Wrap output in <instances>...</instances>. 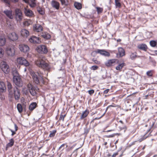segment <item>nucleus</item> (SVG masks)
<instances>
[{
    "instance_id": "10",
    "label": "nucleus",
    "mask_w": 157,
    "mask_h": 157,
    "mask_svg": "<svg viewBox=\"0 0 157 157\" xmlns=\"http://www.w3.org/2000/svg\"><path fill=\"white\" fill-rule=\"evenodd\" d=\"M13 93L14 94L15 100H19L21 95L20 90L17 88L15 87L13 89Z\"/></svg>"
},
{
    "instance_id": "45",
    "label": "nucleus",
    "mask_w": 157,
    "mask_h": 157,
    "mask_svg": "<svg viewBox=\"0 0 157 157\" xmlns=\"http://www.w3.org/2000/svg\"><path fill=\"white\" fill-rule=\"evenodd\" d=\"M2 2H4L5 4L9 5L10 3V1L9 0H1Z\"/></svg>"
},
{
    "instance_id": "39",
    "label": "nucleus",
    "mask_w": 157,
    "mask_h": 157,
    "mask_svg": "<svg viewBox=\"0 0 157 157\" xmlns=\"http://www.w3.org/2000/svg\"><path fill=\"white\" fill-rule=\"evenodd\" d=\"M115 3L116 6L117 7H120L121 6V4L120 2V0H115Z\"/></svg>"
},
{
    "instance_id": "23",
    "label": "nucleus",
    "mask_w": 157,
    "mask_h": 157,
    "mask_svg": "<svg viewBox=\"0 0 157 157\" xmlns=\"http://www.w3.org/2000/svg\"><path fill=\"white\" fill-rule=\"evenodd\" d=\"M7 86L9 94L13 95V89H12L11 84L9 82H7Z\"/></svg>"
},
{
    "instance_id": "55",
    "label": "nucleus",
    "mask_w": 157,
    "mask_h": 157,
    "mask_svg": "<svg viewBox=\"0 0 157 157\" xmlns=\"http://www.w3.org/2000/svg\"><path fill=\"white\" fill-rule=\"evenodd\" d=\"M11 1L12 2L15 3L17 2L19 0H11Z\"/></svg>"
},
{
    "instance_id": "41",
    "label": "nucleus",
    "mask_w": 157,
    "mask_h": 157,
    "mask_svg": "<svg viewBox=\"0 0 157 157\" xmlns=\"http://www.w3.org/2000/svg\"><path fill=\"white\" fill-rule=\"evenodd\" d=\"M92 61L94 62V63L97 64H100L101 63L100 61L98 60L97 59H93Z\"/></svg>"
},
{
    "instance_id": "29",
    "label": "nucleus",
    "mask_w": 157,
    "mask_h": 157,
    "mask_svg": "<svg viewBox=\"0 0 157 157\" xmlns=\"http://www.w3.org/2000/svg\"><path fill=\"white\" fill-rule=\"evenodd\" d=\"M37 104L35 102H33L30 104L29 106V109L30 111H33L36 107Z\"/></svg>"
},
{
    "instance_id": "4",
    "label": "nucleus",
    "mask_w": 157,
    "mask_h": 157,
    "mask_svg": "<svg viewBox=\"0 0 157 157\" xmlns=\"http://www.w3.org/2000/svg\"><path fill=\"white\" fill-rule=\"evenodd\" d=\"M14 72L16 73V75H13V82L15 84L19 87H21L22 86V82L21 79L18 76L17 71H15Z\"/></svg>"
},
{
    "instance_id": "47",
    "label": "nucleus",
    "mask_w": 157,
    "mask_h": 157,
    "mask_svg": "<svg viewBox=\"0 0 157 157\" xmlns=\"http://www.w3.org/2000/svg\"><path fill=\"white\" fill-rule=\"evenodd\" d=\"M94 90H91L88 91L89 94L90 95L93 94L94 93Z\"/></svg>"
},
{
    "instance_id": "63",
    "label": "nucleus",
    "mask_w": 157,
    "mask_h": 157,
    "mask_svg": "<svg viewBox=\"0 0 157 157\" xmlns=\"http://www.w3.org/2000/svg\"><path fill=\"white\" fill-rule=\"evenodd\" d=\"M154 124V122H153L152 124V126H153Z\"/></svg>"
},
{
    "instance_id": "28",
    "label": "nucleus",
    "mask_w": 157,
    "mask_h": 157,
    "mask_svg": "<svg viewBox=\"0 0 157 157\" xmlns=\"http://www.w3.org/2000/svg\"><path fill=\"white\" fill-rule=\"evenodd\" d=\"M41 36L46 39H49L51 38L50 35L47 33H42L41 34Z\"/></svg>"
},
{
    "instance_id": "50",
    "label": "nucleus",
    "mask_w": 157,
    "mask_h": 157,
    "mask_svg": "<svg viewBox=\"0 0 157 157\" xmlns=\"http://www.w3.org/2000/svg\"><path fill=\"white\" fill-rule=\"evenodd\" d=\"M109 91V89H107L104 91V93L105 94H107Z\"/></svg>"
},
{
    "instance_id": "1",
    "label": "nucleus",
    "mask_w": 157,
    "mask_h": 157,
    "mask_svg": "<svg viewBox=\"0 0 157 157\" xmlns=\"http://www.w3.org/2000/svg\"><path fill=\"white\" fill-rule=\"evenodd\" d=\"M28 69L30 72L33 82L35 84L38 85L39 84L40 82L43 83V76L41 74H40L38 72H35L31 69L30 67H29Z\"/></svg>"
},
{
    "instance_id": "25",
    "label": "nucleus",
    "mask_w": 157,
    "mask_h": 157,
    "mask_svg": "<svg viewBox=\"0 0 157 157\" xmlns=\"http://www.w3.org/2000/svg\"><path fill=\"white\" fill-rule=\"evenodd\" d=\"M21 35L24 37H27L29 35V32L26 29H22L21 30Z\"/></svg>"
},
{
    "instance_id": "54",
    "label": "nucleus",
    "mask_w": 157,
    "mask_h": 157,
    "mask_svg": "<svg viewBox=\"0 0 157 157\" xmlns=\"http://www.w3.org/2000/svg\"><path fill=\"white\" fill-rule=\"evenodd\" d=\"M116 106L113 105H109L107 108L106 110L108 108H110V107H115Z\"/></svg>"
},
{
    "instance_id": "46",
    "label": "nucleus",
    "mask_w": 157,
    "mask_h": 157,
    "mask_svg": "<svg viewBox=\"0 0 157 157\" xmlns=\"http://www.w3.org/2000/svg\"><path fill=\"white\" fill-rule=\"evenodd\" d=\"M65 116H66L65 115H63L61 114L60 115V116L59 117V120H61L62 119L63 121L64 118Z\"/></svg>"
},
{
    "instance_id": "32",
    "label": "nucleus",
    "mask_w": 157,
    "mask_h": 157,
    "mask_svg": "<svg viewBox=\"0 0 157 157\" xmlns=\"http://www.w3.org/2000/svg\"><path fill=\"white\" fill-rule=\"evenodd\" d=\"M74 5L75 7L78 10L82 8V5L79 3L75 2L74 3Z\"/></svg>"
},
{
    "instance_id": "59",
    "label": "nucleus",
    "mask_w": 157,
    "mask_h": 157,
    "mask_svg": "<svg viewBox=\"0 0 157 157\" xmlns=\"http://www.w3.org/2000/svg\"><path fill=\"white\" fill-rule=\"evenodd\" d=\"M121 41V40L120 39H118L117 40V42H120Z\"/></svg>"
},
{
    "instance_id": "33",
    "label": "nucleus",
    "mask_w": 157,
    "mask_h": 157,
    "mask_svg": "<svg viewBox=\"0 0 157 157\" xmlns=\"http://www.w3.org/2000/svg\"><path fill=\"white\" fill-rule=\"evenodd\" d=\"M10 142L7 145V147H12L14 144V141L13 139H11L10 140Z\"/></svg>"
},
{
    "instance_id": "22",
    "label": "nucleus",
    "mask_w": 157,
    "mask_h": 157,
    "mask_svg": "<svg viewBox=\"0 0 157 157\" xmlns=\"http://www.w3.org/2000/svg\"><path fill=\"white\" fill-rule=\"evenodd\" d=\"M137 48L139 49L143 50L145 52L147 51V46L144 44H139L137 46Z\"/></svg>"
},
{
    "instance_id": "5",
    "label": "nucleus",
    "mask_w": 157,
    "mask_h": 157,
    "mask_svg": "<svg viewBox=\"0 0 157 157\" xmlns=\"http://www.w3.org/2000/svg\"><path fill=\"white\" fill-rule=\"evenodd\" d=\"M15 18L17 22H20L23 17L21 10L19 9H16L15 11Z\"/></svg>"
},
{
    "instance_id": "64",
    "label": "nucleus",
    "mask_w": 157,
    "mask_h": 157,
    "mask_svg": "<svg viewBox=\"0 0 157 157\" xmlns=\"http://www.w3.org/2000/svg\"><path fill=\"white\" fill-rule=\"evenodd\" d=\"M153 157H157V155H154Z\"/></svg>"
},
{
    "instance_id": "26",
    "label": "nucleus",
    "mask_w": 157,
    "mask_h": 157,
    "mask_svg": "<svg viewBox=\"0 0 157 157\" xmlns=\"http://www.w3.org/2000/svg\"><path fill=\"white\" fill-rule=\"evenodd\" d=\"M6 42V40L3 36H0V46H4Z\"/></svg>"
},
{
    "instance_id": "13",
    "label": "nucleus",
    "mask_w": 157,
    "mask_h": 157,
    "mask_svg": "<svg viewBox=\"0 0 157 157\" xmlns=\"http://www.w3.org/2000/svg\"><path fill=\"white\" fill-rule=\"evenodd\" d=\"M141 57H143V56H138L136 52H131L129 53V59L132 60H134L137 58H140Z\"/></svg>"
},
{
    "instance_id": "14",
    "label": "nucleus",
    "mask_w": 157,
    "mask_h": 157,
    "mask_svg": "<svg viewBox=\"0 0 157 157\" xmlns=\"http://www.w3.org/2000/svg\"><path fill=\"white\" fill-rule=\"evenodd\" d=\"M117 60L116 59H109L105 63V64L108 67H110L114 65Z\"/></svg>"
},
{
    "instance_id": "60",
    "label": "nucleus",
    "mask_w": 157,
    "mask_h": 157,
    "mask_svg": "<svg viewBox=\"0 0 157 157\" xmlns=\"http://www.w3.org/2000/svg\"><path fill=\"white\" fill-rule=\"evenodd\" d=\"M118 140H116L114 143L115 144H116L118 143Z\"/></svg>"
},
{
    "instance_id": "15",
    "label": "nucleus",
    "mask_w": 157,
    "mask_h": 157,
    "mask_svg": "<svg viewBox=\"0 0 157 157\" xmlns=\"http://www.w3.org/2000/svg\"><path fill=\"white\" fill-rule=\"evenodd\" d=\"M51 4L52 6L57 10H58L59 8L60 4L56 1L52 0L51 1Z\"/></svg>"
},
{
    "instance_id": "42",
    "label": "nucleus",
    "mask_w": 157,
    "mask_h": 157,
    "mask_svg": "<svg viewBox=\"0 0 157 157\" xmlns=\"http://www.w3.org/2000/svg\"><path fill=\"white\" fill-rule=\"evenodd\" d=\"M96 9L98 13H101L103 11V9L99 7H97Z\"/></svg>"
},
{
    "instance_id": "57",
    "label": "nucleus",
    "mask_w": 157,
    "mask_h": 157,
    "mask_svg": "<svg viewBox=\"0 0 157 157\" xmlns=\"http://www.w3.org/2000/svg\"><path fill=\"white\" fill-rule=\"evenodd\" d=\"M23 1H24L25 3H28L29 2V0H22Z\"/></svg>"
},
{
    "instance_id": "7",
    "label": "nucleus",
    "mask_w": 157,
    "mask_h": 157,
    "mask_svg": "<svg viewBox=\"0 0 157 157\" xmlns=\"http://www.w3.org/2000/svg\"><path fill=\"white\" fill-rule=\"evenodd\" d=\"M37 52L40 53L46 54L48 52L47 47L44 45H39L36 48Z\"/></svg>"
},
{
    "instance_id": "36",
    "label": "nucleus",
    "mask_w": 157,
    "mask_h": 157,
    "mask_svg": "<svg viewBox=\"0 0 157 157\" xmlns=\"http://www.w3.org/2000/svg\"><path fill=\"white\" fill-rule=\"evenodd\" d=\"M56 132V130H53L52 131H51L49 136L51 137H53L55 136Z\"/></svg>"
},
{
    "instance_id": "31",
    "label": "nucleus",
    "mask_w": 157,
    "mask_h": 157,
    "mask_svg": "<svg viewBox=\"0 0 157 157\" xmlns=\"http://www.w3.org/2000/svg\"><path fill=\"white\" fill-rule=\"evenodd\" d=\"M125 65V64L124 63L120 64L116 67V69L117 70H121Z\"/></svg>"
},
{
    "instance_id": "12",
    "label": "nucleus",
    "mask_w": 157,
    "mask_h": 157,
    "mask_svg": "<svg viewBox=\"0 0 157 157\" xmlns=\"http://www.w3.org/2000/svg\"><path fill=\"white\" fill-rule=\"evenodd\" d=\"M19 48L21 52L25 53L28 52L29 50V47L26 44H20L19 45Z\"/></svg>"
},
{
    "instance_id": "51",
    "label": "nucleus",
    "mask_w": 157,
    "mask_h": 157,
    "mask_svg": "<svg viewBox=\"0 0 157 157\" xmlns=\"http://www.w3.org/2000/svg\"><path fill=\"white\" fill-rule=\"evenodd\" d=\"M14 125V127H15V131H17V130L18 129V127L16 125V124H15Z\"/></svg>"
},
{
    "instance_id": "44",
    "label": "nucleus",
    "mask_w": 157,
    "mask_h": 157,
    "mask_svg": "<svg viewBox=\"0 0 157 157\" xmlns=\"http://www.w3.org/2000/svg\"><path fill=\"white\" fill-rule=\"evenodd\" d=\"M98 67L97 66H92L90 69L91 70H95L98 69Z\"/></svg>"
},
{
    "instance_id": "37",
    "label": "nucleus",
    "mask_w": 157,
    "mask_h": 157,
    "mask_svg": "<svg viewBox=\"0 0 157 157\" xmlns=\"http://www.w3.org/2000/svg\"><path fill=\"white\" fill-rule=\"evenodd\" d=\"M156 42L154 40H151L150 41V43L151 46L152 47L156 46Z\"/></svg>"
},
{
    "instance_id": "3",
    "label": "nucleus",
    "mask_w": 157,
    "mask_h": 157,
    "mask_svg": "<svg viewBox=\"0 0 157 157\" xmlns=\"http://www.w3.org/2000/svg\"><path fill=\"white\" fill-rule=\"evenodd\" d=\"M5 51L8 56L10 57L13 56L15 53V47L13 45L7 46L6 48Z\"/></svg>"
},
{
    "instance_id": "20",
    "label": "nucleus",
    "mask_w": 157,
    "mask_h": 157,
    "mask_svg": "<svg viewBox=\"0 0 157 157\" xmlns=\"http://www.w3.org/2000/svg\"><path fill=\"white\" fill-rule=\"evenodd\" d=\"M33 29L34 31L37 32H39L43 30L42 27L38 24H35L33 27Z\"/></svg>"
},
{
    "instance_id": "35",
    "label": "nucleus",
    "mask_w": 157,
    "mask_h": 157,
    "mask_svg": "<svg viewBox=\"0 0 157 157\" xmlns=\"http://www.w3.org/2000/svg\"><path fill=\"white\" fill-rule=\"evenodd\" d=\"M37 10L38 12L41 15H43L44 13V12L43 9L40 7L37 8Z\"/></svg>"
},
{
    "instance_id": "58",
    "label": "nucleus",
    "mask_w": 157,
    "mask_h": 157,
    "mask_svg": "<svg viewBox=\"0 0 157 157\" xmlns=\"http://www.w3.org/2000/svg\"><path fill=\"white\" fill-rule=\"evenodd\" d=\"M115 135H117L118 136H119V135H121V134L120 133H115Z\"/></svg>"
},
{
    "instance_id": "40",
    "label": "nucleus",
    "mask_w": 157,
    "mask_h": 157,
    "mask_svg": "<svg viewBox=\"0 0 157 157\" xmlns=\"http://www.w3.org/2000/svg\"><path fill=\"white\" fill-rule=\"evenodd\" d=\"M61 2V4L63 5L67 6V0H59Z\"/></svg>"
},
{
    "instance_id": "24",
    "label": "nucleus",
    "mask_w": 157,
    "mask_h": 157,
    "mask_svg": "<svg viewBox=\"0 0 157 157\" xmlns=\"http://www.w3.org/2000/svg\"><path fill=\"white\" fill-rule=\"evenodd\" d=\"M6 88L5 83L2 81H0V91L2 92H5Z\"/></svg>"
},
{
    "instance_id": "6",
    "label": "nucleus",
    "mask_w": 157,
    "mask_h": 157,
    "mask_svg": "<svg viewBox=\"0 0 157 157\" xmlns=\"http://www.w3.org/2000/svg\"><path fill=\"white\" fill-rule=\"evenodd\" d=\"M17 63L18 64L23 65L25 67L29 66V63L24 58L20 57L17 59Z\"/></svg>"
},
{
    "instance_id": "43",
    "label": "nucleus",
    "mask_w": 157,
    "mask_h": 157,
    "mask_svg": "<svg viewBox=\"0 0 157 157\" xmlns=\"http://www.w3.org/2000/svg\"><path fill=\"white\" fill-rule=\"evenodd\" d=\"M152 71H149L147 72V75L149 76H151L152 75Z\"/></svg>"
},
{
    "instance_id": "17",
    "label": "nucleus",
    "mask_w": 157,
    "mask_h": 157,
    "mask_svg": "<svg viewBox=\"0 0 157 157\" xmlns=\"http://www.w3.org/2000/svg\"><path fill=\"white\" fill-rule=\"evenodd\" d=\"M24 11L25 15L27 16L31 17L33 15V12L27 7L24 8Z\"/></svg>"
},
{
    "instance_id": "8",
    "label": "nucleus",
    "mask_w": 157,
    "mask_h": 157,
    "mask_svg": "<svg viewBox=\"0 0 157 157\" xmlns=\"http://www.w3.org/2000/svg\"><path fill=\"white\" fill-rule=\"evenodd\" d=\"M1 68L3 71L6 74H8L10 72V69L9 67L6 62L4 61L1 62Z\"/></svg>"
},
{
    "instance_id": "49",
    "label": "nucleus",
    "mask_w": 157,
    "mask_h": 157,
    "mask_svg": "<svg viewBox=\"0 0 157 157\" xmlns=\"http://www.w3.org/2000/svg\"><path fill=\"white\" fill-rule=\"evenodd\" d=\"M10 130L11 131V132H12V135H11L12 136H13L16 134V132H15L16 131H14L11 129H10Z\"/></svg>"
},
{
    "instance_id": "52",
    "label": "nucleus",
    "mask_w": 157,
    "mask_h": 157,
    "mask_svg": "<svg viewBox=\"0 0 157 157\" xmlns=\"http://www.w3.org/2000/svg\"><path fill=\"white\" fill-rule=\"evenodd\" d=\"M145 139L144 138H142L141 139L139 140L138 141L139 142H141L143 140Z\"/></svg>"
},
{
    "instance_id": "62",
    "label": "nucleus",
    "mask_w": 157,
    "mask_h": 157,
    "mask_svg": "<svg viewBox=\"0 0 157 157\" xmlns=\"http://www.w3.org/2000/svg\"><path fill=\"white\" fill-rule=\"evenodd\" d=\"M107 144V142H105L104 143V145H106Z\"/></svg>"
},
{
    "instance_id": "11",
    "label": "nucleus",
    "mask_w": 157,
    "mask_h": 157,
    "mask_svg": "<svg viewBox=\"0 0 157 157\" xmlns=\"http://www.w3.org/2000/svg\"><path fill=\"white\" fill-rule=\"evenodd\" d=\"M95 52L96 53L100 54L101 55L109 57L110 56V54L109 52L104 49H98L95 51Z\"/></svg>"
},
{
    "instance_id": "30",
    "label": "nucleus",
    "mask_w": 157,
    "mask_h": 157,
    "mask_svg": "<svg viewBox=\"0 0 157 157\" xmlns=\"http://www.w3.org/2000/svg\"><path fill=\"white\" fill-rule=\"evenodd\" d=\"M89 111L87 110L84 111L81 116L80 119L82 120L86 117L89 114Z\"/></svg>"
},
{
    "instance_id": "21",
    "label": "nucleus",
    "mask_w": 157,
    "mask_h": 157,
    "mask_svg": "<svg viewBox=\"0 0 157 157\" xmlns=\"http://www.w3.org/2000/svg\"><path fill=\"white\" fill-rule=\"evenodd\" d=\"M10 19H12L13 16L12 14V11L11 10H6L3 12Z\"/></svg>"
},
{
    "instance_id": "16",
    "label": "nucleus",
    "mask_w": 157,
    "mask_h": 157,
    "mask_svg": "<svg viewBox=\"0 0 157 157\" xmlns=\"http://www.w3.org/2000/svg\"><path fill=\"white\" fill-rule=\"evenodd\" d=\"M8 36L9 39L12 41L16 40L18 38V36L14 32L10 33Z\"/></svg>"
},
{
    "instance_id": "38",
    "label": "nucleus",
    "mask_w": 157,
    "mask_h": 157,
    "mask_svg": "<svg viewBox=\"0 0 157 157\" xmlns=\"http://www.w3.org/2000/svg\"><path fill=\"white\" fill-rule=\"evenodd\" d=\"M4 54V50L2 48H0V58H2L3 57Z\"/></svg>"
},
{
    "instance_id": "34",
    "label": "nucleus",
    "mask_w": 157,
    "mask_h": 157,
    "mask_svg": "<svg viewBox=\"0 0 157 157\" xmlns=\"http://www.w3.org/2000/svg\"><path fill=\"white\" fill-rule=\"evenodd\" d=\"M17 107L18 112L20 113H21L23 111L21 105L20 104H18L17 105Z\"/></svg>"
},
{
    "instance_id": "61",
    "label": "nucleus",
    "mask_w": 157,
    "mask_h": 157,
    "mask_svg": "<svg viewBox=\"0 0 157 157\" xmlns=\"http://www.w3.org/2000/svg\"><path fill=\"white\" fill-rule=\"evenodd\" d=\"M119 122H120V123H122V124H123V121H121V120H120V121H119Z\"/></svg>"
},
{
    "instance_id": "27",
    "label": "nucleus",
    "mask_w": 157,
    "mask_h": 157,
    "mask_svg": "<svg viewBox=\"0 0 157 157\" xmlns=\"http://www.w3.org/2000/svg\"><path fill=\"white\" fill-rule=\"evenodd\" d=\"M30 6L32 8H33L36 6V0H29L28 3Z\"/></svg>"
},
{
    "instance_id": "48",
    "label": "nucleus",
    "mask_w": 157,
    "mask_h": 157,
    "mask_svg": "<svg viewBox=\"0 0 157 157\" xmlns=\"http://www.w3.org/2000/svg\"><path fill=\"white\" fill-rule=\"evenodd\" d=\"M118 155V152L115 153L111 157H115V156L117 155Z\"/></svg>"
},
{
    "instance_id": "2",
    "label": "nucleus",
    "mask_w": 157,
    "mask_h": 157,
    "mask_svg": "<svg viewBox=\"0 0 157 157\" xmlns=\"http://www.w3.org/2000/svg\"><path fill=\"white\" fill-rule=\"evenodd\" d=\"M45 57H42V58H40L35 62L36 65L38 67H41L44 70L49 71L50 69V67L44 61Z\"/></svg>"
},
{
    "instance_id": "53",
    "label": "nucleus",
    "mask_w": 157,
    "mask_h": 157,
    "mask_svg": "<svg viewBox=\"0 0 157 157\" xmlns=\"http://www.w3.org/2000/svg\"><path fill=\"white\" fill-rule=\"evenodd\" d=\"M65 145V144H62L59 147V149H62V147L64 146Z\"/></svg>"
},
{
    "instance_id": "56",
    "label": "nucleus",
    "mask_w": 157,
    "mask_h": 157,
    "mask_svg": "<svg viewBox=\"0 0 157 157\" xmlns=\"http://www.w3.org/2000/svg\"><path fill=\"white\" fill-rule=\"evenodd\" d=\"M115 136V134H113L112 135H111L109 136L108 137H111L114 136Z\"/></svg>"
},
{
    "instance_id": "18",
    "label": "nucleus",
    "mask_w": 157,
    "mask_h": 157,
    "mask_svg": "<svg viewBox=\"0 0 157 157\" xmlns=\"http://www.w3.org/2000/svg\"><path fill=\"white\" fill-rule=\"evenodd\" d=\"M27 86L30 94L33 96L36 95V91L34 89V87L31 84H28Z\"/></svg>"
},
{
    "instance_id": "9",
    "label": "nucleus",
    "mask_w": 157,
    "mask_h": 157,
    "mask_svg": "<svg viewBox=\"0 0 157 157\" xmlns=\"http://www.w3.org/2000/svg\"><path fill=\"white\" fill-rule=\"evenodd\" d=\"M29 42L33 44H39L41 42L39 37L34 36H31L29 39Z\"/></svg>"
},
{
    "instance_id": "19",
    "label": "nucleus",
    "mask_w": 157,
    "mask_h": 157,
    "mask_svg": "<svg viewBox=\"0 0 157 157\" xmlns=\"http://www.w3.org/2000/svg\"><path fill=\"white\" fill-rule=\"evenodd\" d=\"M118 53L117 54V57L119 58L122 57L125 55V52L124 49L120 47L118 48Z\"/></svg>"
}]
</instances>
